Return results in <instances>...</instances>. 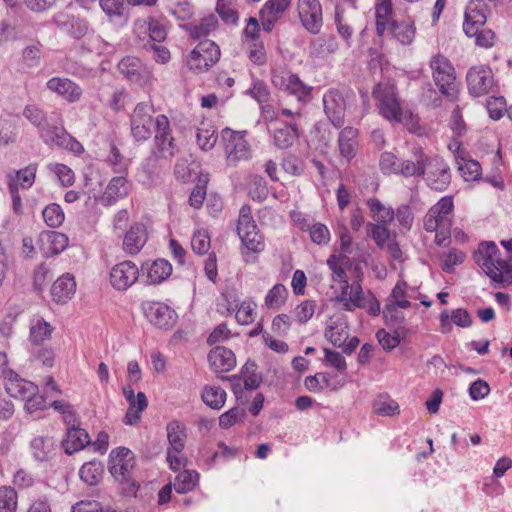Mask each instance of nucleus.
Returning <instances> with one entry per match:
<instances>
[{"label":"nucleus","instance_id":"obj_47","mask_svg":"<svg viewBox=\"0 0 512 512\" xmlns=\"http://www.w3.org/2000/svg\"><path fill=\"white\" fill-rule=\"evenodd\" d=\"M363 258H349L345 260L339 261L340 269L345 273V280L349 283V280L352 283L362 282L363 270H362V261Z\"/></svg>","mask_w":512,"mask_h":512},{"label":"nucleus","instance_id":"obj_8","mask_svg":"<svg viewBox=\"0 0 512 512\" xmlns=\"http://www.w3.org/2000/svg\"><path fill=\"white\" fill-rule=\"evenodd\" d=\"M166 431L169 442L166 458L170 469L178 471L186 464V458L181 455L187 439L186 426L181 421L172 420L167 424Z\"/></svg>","mask_w":512,"mask_h":512},{"label":"nucleus","instance_id":"obj_19","mask_svg":"<svg viewBox=\"0 0 512 512\" xmlns=\"http://www.w3.org/2000/svg\"><path fill=\"white\" fill-rule=\"evenodd\" d=\"M142 309L146 318L158 328L169 329L176 323V312L164 303L146 301L142 303Z\"/></svg>","mask_w":512,"mask_h":512},{"label":"nucleus","instance_id":"obj_53","mask_svg":"<svg viewBox=\"0 0 512 512\" xmlns=\"http://www.w3.org/2000/svg\"><path fill=\"white\" fill-rule=\"evenodd\" d=\"M196 140L202 150H211L217 142L215 127L211 124L202 123L201 126L197 128Z\"/></svg>","mask_w":512,"mask_h":512},{"label":"nucleus","instance_id":"obj_4","mask_svg":"<svg viewBox=\"0 0 512 512\" xmlns=\"http://www.w3.org/2000/svg\"><path fill=\"white\" fill-rule=\"evenodd\" d=\"M50 119L51 123L47 122L39 130V136L43 142L51 148H62L75 154L82 153V144L65 130L61 114L53 111Z\"/></svg>","mask_w":512,"mask_h":512},{"label":"nucleus","instance_id":"obj_27","mask_svg":"<svg viewBox=\"0 0 512 512\" xmlns=\"http://www.w3.org/2000/svg\"><path fill=\"white\" fill-rule=\"evenodd\" d=\"M208 362L216 373L231 371L236 366V358L232 350L224 346H216L208 354Z\"/></svg>","mask_w":512,"mask_h":512},{"label":"nucleus","instance_id":"obj_13","mask_svg":"<svg viewBox=\"0 0 512 512\" xmlns=\"http://www.w3.org/2000/svg\"><path fill=\"white\" fill-rule=\"evenodd\" d=\"M154 113V106L150 102H140L135 106L130 115V129L136 141H146L151 137L152 126H155Z\"/></svg>","mask_w":512,"mask_h":512},{"label":"nucleus","instance_id":"obj_48","mask_svg":"<svg viewBox=\"0 0 512 512\" xmlns=\"http://www.w3.org/2000/svg\"><path fill=\"white\" fill-rule=\"evenodd\" d=\"M103 474V465L100 461H90L84 463L79 470V476L86 484L97 485Z\"/></svg>","mask_w":512,"mask_h":512},{"label":"nucleus","instance_id":"obj_63","mask_svg":"<svg viewBox=\"0 0 512 512\" xmlns=\"http://www.w3.org/2000/svg\"><path fill=\"white\" fill-rule=\"evenodd\" d=\"M191 247L197 255L206 254L211 247V241L208 232L206 230L195 231L191 238Z\"/></svg>","mask_w":512,"mask_h":512},{"label":"nucleus","instance_id":"obj_7","mask_svg":"<svg viewBox=\"0 0 512 512\" xmlns=\"http://www.w3.org/2000/svg\"><path fill=\"white\" fill-rule=\"evenodd\" d=\"M236 230L242 245L248 252L259 254L264 251V236L253 218L250 205L245 204L240 208Z\"/></svg>","mask_w":512,"mask_h":512},{"label":"nucleus","instance_id":"obj_24","mask_svg":"<svg viewBox=\"0 0 512 512\" xmlns=\"http://www.w3.org/2000/svg\"><path fill=\"white\" fill-rule=\"evenodd\" d=\"M407 287V283L403 280H399L395 284L383 310V315L386 319L396 321L398 319L396 316L397 307L402 309L411 307V302L407 299Z\"/></svg>","mask_w":512,"mask_h":512},{"label":"nucleus","instance_id":"obj_40","mask_svg":"<svg viewBox=\"0 0 512 512\" xmlns=\"http://www.w3.org/2000/svg\"><path fill=\"white\" fill-rule=\"evenodd\" d=\"M393 13L391 0H377L375 4V24L376 33L379 37H384L394 20L391 18Z\"/></svg>","mask_w":512,"mask_h":512},{"label":"nucleus","instance_id":"obj_38","mask_svg":"<svg viewBox=\"0 0 512 512\" xmlns=\"http://www.w3.org/2000/svg\"><path fill=\"white\" fill-rule=\"evenodd\" d=\"M217 26L218 19L213 14H209L208 16L202 18L199 22L193 21L181 25L182 29H184L194 40L207 37L217 28Z\"/></svg>","mask_w":512,"mask_h":512},{"label":"nucleus","instance_id":"obj_23","mask_svg":"<svg viewBox=\"0 0 512 512\" xmlns=\"http://www.w3.org/2000/svg\"><path fill=\"white\" fill-rule=\"evenodd\" d=\"M346 258H327V265L332 271V281L341 284V292L336 296V301L342 304L345 311L353 312L356 309V304L348 296L350 284L345 280V273L340 269L339 261Z\"/></svg>","mask_w":512,"mask_h":512},{"label":"nucleus","instance_id":"obj_14","mask_svg":"<svg viewBox=\"0 0 512 512\" xmlns=\"http://www.w3.org/2000/svg\"><path fill=\"white\" fill-rule=\"evenodd\" d=\"M296 10L301 26L310 34H318L324 24L320 0H297Z\"/></svg>","mask_w":512,"mask_h":512},{"label":"nucleus","instance_id":"obj_58","mask_svg":"<svg viewBox=\"0 0 512 512\" xmlns=\"http://www.w3.org/2000/svg\"><path fill=\"white\" fill-rule=\"evenodd\" d=\"M287 295V288L282 284H276L268 291L265 305L269 309H279L285 303Z\"/></svg>","mask_w":512,"mask_h":512},{"label":"nucleus","instance_id":"obj_32","mask_svg":"<svg viewBox=\"0 0 512 512\" xmlns=\"http://www.w3.org/2000/svg\"><path fill=\"white\" fill-rule=\"evenodd\" d=\"M414 161V151L412 152V157L410 159H399L391 152H384L381 154L379 166L383 174H400L409 178L411 175L406 174V166L407 164L414 163Z\"/></svg>","mask_w":512,"mask_h":512},{"label":"nucleus","instance_id":"obj_60","mask_svg":"<svg viewBox=\"0 0 512 512\" xmlns=\"http://www.w3.org/2000/svg\"><path fill=\"white\" fill-rule=\"evenodd\" d=\"M17 508V492L9 486L0 487V512H15Z\"/></svg>","mask_w":512,"mask_h":512},{"label":"nucleus","instance_id":"obj_44","mask_svg":"<svg viewBox=\"0 0 512 512\" xmlns=\"http://www.w3.org/2000/svg\"><path fill=\"white\" fill-rule=\"evenodd\" d=\"M366 205L375 223L389 224L393 221L395 215L394 209L385 206L379 199L369 198L366 201Z\"/></svg>","mask_w":512,"mask_h":512},{"label":"nucleus","instance_id":"obj_51","mask_svg":"<svg viewBox=\"0 0 512 512\" xmlns=\"http://www.w3.org/2000/svg\"><path fill=\"white\" fill-rule=\"evenodd\" d=\"M103 12L114 22H126L124 0H99Z\"/></svg>","mask_w":512,"mask_h":512},{"label":"nucleus","instance_id":"obj_36","mask_svg":"<svg viewBox=\"0 0 512 512\" xmlns=\"http://www.w3.org/2000/svg\"><path fill=\"white\" fill-rule=\"evenodd\" d=\"M424 228L428 232H435V242L439 246H446L451 237V228L444 221L437 218L430 210L424 217Z\"/></svg>","mask_w":512,"mask_h":512},{"label":"nucleus","instance_id":"obj_34","mask_svg":"<svg viewBox=\"0 0 512 512\" xmlns=\"http://www.w3.org/2000/svg\"><path fill=\"white\" fill-rule=\"evenodd\" d=\"M126 176L127 174H119L109 181L103 194V201L108 205H111L117 200L123 199L128 195L130 183Z\"/></svg>","mask_w":512,"mask_h":512},{"label":"nucleus","instance_id":"obj_61","mask_svg":"<svg viewBox=\"0 0 512 512\" xmlns=\"http://www.w3.org/2000/svg\"><path fill=\"white\" fill-rule=\"evenodd\" d=\"M245 418L246 411L243 408L233 407L220 415L219 426L222 429H228L235 424L244 421Z\"/></svg>","mask_w":512,"mask_h":512},{"label":"nucleus","instance_id":"obj_5","mask_svg":"<svg viewBox=\"0 0 512 512\" xmlns=\"http://www.w3.org/2000/svg\"><path fill=\"white\" fill-rule=\"evenodd\" d=\"M429 66L432 71V78L440 93L449 101L457 99L459 83L456 79L455 69L450 60L442 54L431 57Z\"/></svg>","mask_w":512,"mask_h":512},{"label":"nucleus","instance_id":"obj_49","mask_svg":"<svg viewBox=\"0 0 512 512\" xmlns=\"http://www.w3.org/2000/svg\"><path fill=\"white\" fill-rule=\"evenodd\" d=\"M203 402L212 409H221L226 401V392L221 387L205 386L201 394Z\"/></svg>","mask_w":512,"mask_h":512},{"label":"nucleus","instance_id":"obj_50","mask_svg":"<svg viewBox=\"0 0 512 512\" xmlns=\"http://www.w3.org/2000/svg\"><path fill=\"white\" fill-rule=\"evenodd\" d=\"M37 172V164L32 163L26 167L17 170L15 176L11 174L7 175V181L12 180L17 183V188L29 189L35 182Z\"/></svg>","mask_w":512,"mask_h":512},{"label":"nucleus","instance_id":"obj_21","mask_svg":"<svg viewBox=\"0 0 512 512\" xmlns=\"http://www.w3.org/2000/svg\"><path fill=\"white\" fill-rule=\"evenodd\" d=\"M53 20L57 28L74 39L84 38L90 30L89 23L86 19L64 12L57 13Z\"/></svg>","mask_w":512,"mask_h":512},{"label":"nucleus","instance_id":"obj_18","mask_svg":"<svg viewBox=\"0 0 512 512\" xmlns=\"http://www.w3.org/2000/svg\"><path fill=\"white\" fill-rule=\"evenodd\" d=\"M139 277V268L130 260L114 265L109 274L111 286L118 291H126Z\"/></svg>","mask_w":512,"mask_h":512},{"label":"nucleus","instance_id":"obj_17","mask_svg":"<svg viewBox=\"0 0 512 512\" xmlns=\"http://www.w3.org/2000/svg\"><path fill=\"white\" fill-rule=\"evenodd\" d=\"M477 264L493 282L512 284V258H478Z\"/></svg>","mask_w":512,"mask_h":512},{"label":"nucleus","instance_id":"obj_20","mask_svg":"<svg viewBox=\"0 0 512 512\" xmlns=\"http://www.w3.org/2000/svg\"><path fill=\"white\" fill-rule=\"evenodd\" d=\"M366 232L376 245L381 249H386L390 256H400L401 249L396 240V233L388 229V224L368 222Z\"/></svg>","mask_w":512,"mask_h":512},{"label":"nucleus","instance_id":"obj_64","mask_svg":"<svg viewBox=\"0 0 512 512\" xmlns=\"http://www.w3.org/2000/svg\"><path fill=\"white\" fill-rule=\"evenodd\" d=\"M42 44L40 42H34L31 45L26 46L22 51V60L24 64L29 67H37L40 64L42 56Z\"/></svg>","mask_w":512,"mask_h":512},{"label":"nucleus","instance_id":"obj_54","mask_svg":"<svg viewBox=\"0 0 512 512\" xmlns=\"http://www.w3.org/2000/svg\"><path fill=\"white\" fill-rule=\"evenodd\" d=\"M373 411L377 415L384 417H391L396 414H399V405L398 403L391 399L388 395H379L373 401Z\"/></svg>","mask_w":512,"mask_h":512},{"label":"nucleus","instance_id":"obj_56","mask_svg":"<svg viewBox=\"0 0 512 512\" xmlns=\"http://www.w3.org/2000/svg\"><path fill=\"white\" fill-rule=\"evenodd\" d=\"M458 170L465 181H475L481 176L482 169L478 161L461 158L457 160Z\"/></svg>","mask_w":512,"mask_h":512},{"label":"nucleus","instance_id":"obj_57","mask_svg":"<svg viewBox=\"0 0 512 512\" xmlns=\"http://www.w3.org/2000/svg\"><path fill=\"white\" fill-rule=\"evenodd\" d=\"M43 220L50 228H58L65 219V214L57 203H50L42 211Z\"/></svg>","mask_w":512,"mask_h":512},{"label":"nucleus","instance_id":"obj_25","mask_svg":"<svg viewBox=\"0 0 512 512\" xmlns=\"http://www.w3.org/2000/svg\"><path fill=\"white\" fill-rule=\"evenodd\" d=\"M4 381L5 391L13 398L25 399L38 391V386L22 378L15 371L7 372Z\"/></svg>","mask_w":512,"mask_h":512},{"label":"nucleus","instance_id":"obj_22","mask_svg":"<svg viewBox=\"0 0 512 512\" xmlns=\"http://www.w3.org/2000/svg\"><path fill=\"white\" fill-rule=\"evenodd\" d=\"M148 229V221L132 224L123 239L124 251L130 255L138 254L148 240Z\"/></svg>","mask_w":512,"mask_h":512},{"label":"nucleus","instance_id":"obj_15","mask_svg":"<svg viewBox=\"0 0 512 512\" xmlns=\"http://www.w3.org/2000/svg\"><path fill=\"white\" fill-rule=\"evenodd\" d=\"M271 80L276 88L295 96L299 102L307 101L311 95L312 87L290 71H275L272 73Z\"/></svg>","mask_w":512,"mask_h":512},{"label":"nucleus","instance_id":"obj_16","mask_svg":"<svg viewBox=\"0 0 512 512\" xmlns=\"http://www.w3.org/2000/svg\"><path fill=\"white\" fill-rule=\"evenodd\" d=\"M467 88L473 97H481L488 94L494 87V74L487 65L471 67L466 75Z\"/></svg>","mask_w":512,"mask_h":512},{"label":"nucleus","instance_id":"obj_3","mask_svg":"<svg viewBox=\"0 0 512 512\" xmlns=\"http://www.w3.org/2000/svg\"><path fill=\"white\" fill-rule=\"evenodd\" d=\"M489 8L482 0H472L468 3L463 22V31L469 38L475 39L479 47L490 48L495 43L494 31L486 27Z\"/></svg>","mask_w":512,"mask_h":512},{"label":"nucleus","instance_id":"obj_33","mask_svg":"<svg viewBox=\"0 0 512 512\" xmlns=\"http://www.w3.org/2000/svg\"><path fill=\"white\" fill-rule=\"evenodd\" d=\"M416 28L410 18L393 20L386 35H392L400 44L410 45L415 38Z\"/></svg>","mask_w":512,"mask_h":512},{"label":"nucleus","instance_id":"obj_29","mask_svg":"<svg viewBox=\"0 0 512 512\" xmlns=\"http://www.w3.org/2000/svg\"><path fill=\"white\" fill-rule=\"evenodd\" d=\"M91 444L88 432L80 427H68L61 445L66 454L72 455Z\"/></svg>","mask_w":512,"mask_h":512},{"label":"nucleus","instance_id":"obj_35","mask_svg":"<svg viewBox=\"0 0 512 512\" xmlns=\"http://www.w3.org/2000/svg\"><path fill=\"white\" fill-rule=\"evenodd\" d=\"M120 73L129 81L142 84L146 81V71L141 61L136 57H125L118 63Z\"/></svg>","mask_w":512,"mask_h":512},{"label":"nucleus","instance_id":"obj_10","mask_svg":"<svg viewBox=\"0 0 512 512\" xmlns=\"http://www.w3.org/2000/svg\"><path fill=\"white\" fill-rule=\"evenodd\" d=\"M154 133L152 157L154 159L172 158L175 154L176 145L172 136L170 121L166 115L159 114L155 117Z\"/></svg>","mask_w":512,"mask_h":512},{"label":"nucleus","instance_id":"obj_45","mask_svg":"<svg viewBox=\"0 0 512 512\" xmlns=\"http://www.w3.org/2000/svg\"><path fill=\"white\" fill-rule=\"evenodd\" d=\"M199 482V473L195 470H183L179 472L173 484L175 491L179 494H186L192 491Z\"/></svg>","mask_w":512,"mask_h":512},{"label":"nucleus","instance_id":"obj_31","mask_svg":"<svg viewBox=\"0 0 512 512\" xmlns=\"http://www.w3.org/2000/svg\"><path fill=\"white\" fill-rule=\"evenodd\" d=\"M76 291L74 277L69 274L60 276L51 287V296L54 302L64 304L70 300Z\"/></svg>","mask_w":512,"mask_h":512},{"label":"nucleus","instance_id":"obj_43","mask_svg":"<svg viewBox=\"0 0 512 512\" xmlns=\"http://www.w3.org/2000/svg\"><path fill=\"white\" fill-rule=\"evenodd\" d=\"M54 446V439L48 436H37L30 443L33 457L40 462L47 461L52 456Z\"/></svg>","mask_w":512,"mask_h":512},{"label":"nucleus","instance_id":"obj_39","mask_svg":"<svg viewBox=\"0 0 512 512\" xmlns=\"http://www.w3.org/2000/svg\"><path fill=\"white\" fill-rule=\"evenodd\" d=\"M139 30H143L144 33H148V43H162L167 37V31L165 26L160 20L150 17L147 20H137L135 22V32L138 34Z\"/></svg>","mask_w":512,"mask_h":512},{"label":"nucleus","instance_id":"obj_46","mask_svg":"<svg viewBox=\"0 0 512 512\" xmlns=\"http://www.w3.org/2000/svg\"><path fill=\"white\" fill-rule=\"evenodd\" d=\"M310 48L313 54L324 57L335 53L339 49V44L335 36L322 35L312 41Z\"/></svg>","mask_w":512,"mask_h":512},{"label":"nucleus","instance_id":"obj_62","mask_svg":"<svg viewBox=\"0 0 512 512\" xmlns=\"http://www.w3.org/2000/svg\"><path fill=\"white\" fill-rule=\"evenodd\" d=\"M216 12L226 24H236L239 16L232 5V0H217Z\"/></svg>","mask_w":512,"mask_h":512},{"label":"nucleus","instance_id":"obj_42","mask_svg":"<svg viewBox=\"0 0 512 512\" xmlns=\"http://www.w3.org/2000/svg\"><path fill=\"white\" fill-rule=\"evenodd\" d=\"M299 137L297 125L295 123H284L283 126L273 131V144L279 149H287L293 145Z\"/></svg>","mask_w":512,"mask_h":512},{"label":"nucleus","instance_id":"obj_11","mask_svg":"<svg viewBox=\"0 0 512 512\" xmlns=\"http://www.w3.org/2000/svg\"><path fill=\"white\" fill-rule=\"evenodd\" d=\"M351 96H354L353 91L337 88H330L324 93V112L334 127L341 128L344 125L347 102Z\"/></svg>","mask_w":512,"mask_h":512},{"label":"nucleus","instance_id":"obj_55","mask_svg":"<svg viewBox=\"0 0 512 512\" xmlns=\"http://www.w3.org/2000/svg\"><path fill=\"white\" fill-rule=\"evenodd\" d=\"M454 209V203L452 196H444L442 197L435 205H433L429 210L434 214L437 218H440L444 221V224L448 225L451 228V216Z\"/></svg>","mask_w":512,"mask_h":512},{"label":"nucleus","instance_id":"obj_41","mask_svg":"<svg viewBox=\"0 0 512 512\" xmlns=\"http://www.w3.org/2000/svg\"><path fill=\"white\" fill-rule=\"evenodd\" d=\"M439 320L441 331L443 333L450 332L451 322L462 328H468L472 325V318L468 311L464 308H458L453 310L451 313V317H449L448 311L444 310L441 312Z\"/></svg>","mask_w":512,"mask_h":512},{"label":"nucleus","instance_id":"obj_26","mask_svg":"<svg viewBox=\"0 0 512 512\" xmlns=\"http://www.w3.org/2000/svg\"><path fill=\"white\" fill-rule=\"evenodd\" d=\"M47 88L70 103L79 101L83 94L82 88L68 78L53 77L48 80Z\"/></svg>","mask_w":512,"mask_h":512},{"label":"nucleus","instance_id":"obj_6","mask_svg":"<svg viewBox=\"0 0 512 512\" xmlns=\"http://www.w3.org/2000/svg\"><path fill=\"white\" fill-rule=\"evenodd\" d=\"M379 114L392 124L401 123L403 120V109L398 97L397 88L390 81L378 83L373 91Z\"/></svg>","mask_w":512,"mask_h":512},{"label":"nucleus","instance_id":"obj_52","mask_svg":"<svg viewBox=\"0 0 512 512\" xmlns=\"http://www.w3.org/2000/svg\"><path fill=\"white\" fill-rule=\"evenodd\" d=\"M107 163L115 174H128L130 159L122 155L115 143L110 144V153Z\"/></svg>","mask_w":512,"mask_h":512},{"label":"nucleus","instance_id":"obj_59","mask_svg":"<svg viewBox=\"0 0 512 512\" xmlns=\"http://www.w3.org/2000/svg\"><path fill=\"white\" fill-rule=\"evenodd\" d=\"M49 172L55 174L60 184L64 187L73 185L75 181V175L73 170L65 164L61 163H49L47 165Z\"/></svg>","mask_w":512,"mask_h":512},{"label":"nucleus","instance_id":"obj_28","mask_svg":"<svg viewBox=\"0 0 512 512\" xmlns=\"http://www.w3.org/2000/svg\"><path fill=\"white\" fill-rule=\"evenodd\" d=\"M338 148L341 157L353 159L359 148V130L352 126L342 128L338 135Z\"/></svg>","mask_w":512,"mask_h":512},{"label":"nucleus","instance_id":"obj_37","mask_svg":"<svg viewBox=\"0 0 512 512\" xmlns=\"http://www.w3.org/2000/svg\"><path fill=\"white\" fill-rule=\"evenodd\" d=\"M54 327L41 316H34L29 325V341L40 346L51 339Z\"/></svg>","mask_w":512,"mask_h":512},{"label":"nucleus","instance_id":"obj_2","mask_svg":"<svg viewBox=\"0 0 512 512\" xmlns=\"http://www.w3.org/2000/svg\"><path fill=\"white\" fill-rule=\"evenodd\" d=\"M135 466V455L129 448L117 447L111 450L108 471L119 484L124 497H136L140 488V483L132 475Z\"/></svg>","mask_w":512,"mask_h":512},{"label":"nucleus","instance_id":"obj_30","mask_svg":"<svg viewBox=\"0 0 512 512\" xmlns=\"http://www.w3.org/2000/svg\"><path fill=\"white\" fill-rule=\"evenodd\" d=\"M141 269L146 271L147 282L158 284L167 279L172 273V265L166 258H156L153 261H146Z\"/></svg>","mask_w":512,"mask_h":512},{"label":"nucleus","instance_id":"obj_1","mask_svg":"<svg viewBox=\"0 0 512 512\" xmlns=\"http://www.w3.org/2000/svg\"><path fill=\"white\" fill-rule=\"evenodd\" d=\"M415 161L407 164L406 174L411 177H422L426 185L435 191H445L451 182L450 167L438 155H429L423 148H414Z\"/></svg>","mask_w":512,"mask_h":512},{"label":"nucleus","instance_id":"obj_9","mask_svg":"<svg viewBox=\"0 0 512 512\" xmlns=\"http://www.w3.org/2000/svg\"><path fill=\"white\" fill-rule=\"evenodd\" d=\"M220 55L219 46L214 41L205 39L187 55L186 65L194 73H204L219 61Z\"/></svg>","mask_w":512,"mask_h":512},{"label":"nucleus","instance_id":"obj_12","mask_svg":"<svg viewBox=\"0 0 512 512\" xmlns=\"http://www.w3.org/2000/svg\"><path fill=\"white\" fill-rule=\"evenodd\" d=\"M221 139L229 165L235 166L238 162L250 158L251 149L246 140L245 131H234L230 128H225L221 131Z\"/></svg>","mask_w":512,"mask_h":512}]
</instances>
